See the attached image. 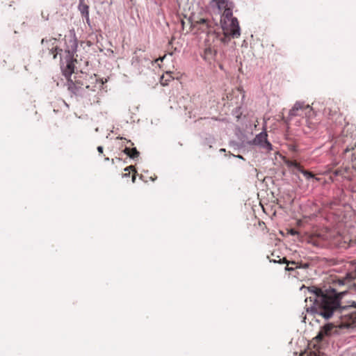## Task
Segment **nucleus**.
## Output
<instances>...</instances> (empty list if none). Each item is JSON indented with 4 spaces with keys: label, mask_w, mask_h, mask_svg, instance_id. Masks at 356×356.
Here are the masks:
<instances>
[{
    "label": "nucleus",
    "mask_w": 356,
    "mask_h": 356,
    "mask_svg": "<svg viewBox=\"0 0 356 356\" xmlns=\"http://www.w3.org/2000/svg\"><path fill=\"white\" fill-rule=\"evenodd\" d=\"M316 293V298L314 304V311L328 319L333 314H337L341 319L339 327L340 328H349L356 326V308L352 306L341 307L340 300L346 293V291L332 294Z\"/></svg>",
    "instance_id": "f257e3e1"
},
{
    "label": "nucleus",
    "mask_w": 356,
    "mask_h": 356,
    "mask_svg": "<svg viewBox=\"0 0 356 356\" xmlns=\"http://www.w3.org/2000/svg\"><path fill=\"white\" fill-rule=\"evenodd\" d=\"M128 143H129L131 145H134V143L131 140H128Z\"/></svg>",
    "instance_id": "bb28decb"
},
{
    "label": "nucleus",
    "mask_w": 356,
    "mask_h": 356,
    "mask_svg": "<svg viewBox=\"0 0 356 356\" xmlns=\"http://www.w3.org/2000/svg\"><path fill=\"white\" fill-rule=\"evenodd\" d=\"M223 31L222 42H227L231 38H238L241 35V29L237 18L231 19L221 22Z\"/></svg>",
    "instance_id": "f03ea898"
},
{
    "label": "nucleus",
    "mask_w": 356,
    "mask_h": 356,
    "mask_svg": "<svg viewBox=\"0 0 356 356\" xmlns=\"http://www.w3.org/2000/svg\"><path fill=\"white\" fill-rule=\"evenodd\" d=\"M333 328L334 327L330 324L325 325L323 327H322L318 334L316 335L315 339L317 341H322L325 336H329L331 334V332Z\"/></svg>",
    "instance_id": "ddd939ff"
},
{
    "label": "nucleus",
    "mask_w": 356,
    "mask_h": 356,
    "mask_svg": "<svg viewBox=\"0 0 356 356\" xmlns=\"http://www.w3.org/2000/svg\"><path fill=\"white\" fill-rule=\"evenodd\" d=\"M97 151L100 153V154H102L103 153V147L102 146H99L97 147Z\"/></svg>",
    "instance_id": "b1692460"
},
{
    "label": "nucleus",
    "mask_w": 356,
    "mask_h": 356,
    "mask_svg": "<svg viewBox=\"0 0 356 356\" xmlns=\"http://www.w3.org/2000/svg\"><path fill=\"white\" fill-rule=\"evenodd\" d=\"M288 232H289V234H290L291 235H293V236L298 234V232L294 229H289Z\"/></svg>",
    "instance_id": "5701e85b"
},
{
    "label": "nucleus",
    "mask_w": 356,
    "mask_h": 356,
    "mask_svg": "<svg viewBox=\"0 0 356 356\" xmlns=\"http://www.w3.org/2000/svg\"><path fill=\"white\" fill-rule=\"evenodd\" d=\"M79 3H86L85 0H79Z\"/></svg>",
    "instance_id": "a878e982"
},
{
    "label": "nucleus",
    "mask_w": 356,
    "mask_h": 356,
    "mask_svg": "<svg viewBox=\"0 0 356 356\" xmlns=\"http://www.w3.org/2000/svg\"><path fill=\"white\" fill-rule=\"evenodd\" d=\"M336 143L341 146L346 156L349 152L354 150L356 147V142L354 140L353 135L345 134L344 130L342 131L341 135L337 138Z\"/></svg>",
    "instance_id": "423d86ee"
},
{
    "label": "nucleus",
    "mask_w": 356,
    "mask_h": 356,
    "mask_svg": "<svg viewBox=\"0 0 356 356\" xmlns=\"http://www.w3.org/2000/svg\"><path fill=\"white\" fill-rule=\"evenodd\" d=\"M333 175L335 177L341 176L348 180H351L353 178H356V159H352L351 167L345 166L337 169L333 172Z\"/></svg>",
    "instance_id": "6e6552de"
},
{
    "label": "nucleus",
    "mask_w": 356,
    "mask_h": 356,
    "mask_svg": "<svg viewBox=\"0 0 356 356\" xmlns=\"http://www.w3.org/2000/svg\"><path fill=\"white\" fill-rule=\"evenodd\" d=\"M173 80L170 72H166L165 74H163L160 79V83L162 86H167L168 83Z\"/></svg>",
    "instance_id": "4be33fe9"
},
{
    "label": "nucleus",
    "mask_w": 356,
    "mask_h": 356,
    "mask_svg": "<svg viewBox=\"0 0 356 356\" xmlns=\"http://www.w3.org/2000/svg\"><path fill=\"white\" fill-rule=\"evenodd\" d=\"M124 171H125V172L123 174V177H129L131 171H132L131 179H132V182L134 183L136 181V173H137V171L136 170L134 166L130 165L129 167H127V168H125Z\"/></svg>",
    "instance_id": "aec40b11"
},
{
    "label": "nucleus",
    "mask_w": 356,
    "mask_h": 356,
    "mask_svg": "<svg viewBox=\"0 0 356 356\" xmlns=\"http://www.w3.org/2000/svg\"><path fill=\"white\" fill-rule=\"evenodd\" d=\"M332 165H333V167H334L337 165V163H333Z\"/></svg>",
    "instance_id": "c756f323"
},
{
    "label": "nucleus",
    "mask_w": 356,
    "mask_h": 356,
    "mask_svg": "<svg viewBox=\"0 0 356 356\" xmlns=\"http://www.w3.org/2000/svg\"><path fill=\"white\" fill-rule=\"evenodd\" d=\"M79 10L80 11L81 15L84 17L87 21L89 22V6L86 3H79L78 6Z\"/></svg>",
    "instance_id": "a211bd4d"
},
{
    "label": "nucleus",
    "mask_w": 356,
    "mask_h": 356,
    "mask_svg": "<svg viewBox=\"0 0 356 356\" xmlns=\"http://www.w3.org/2000/svg\"><path fill=\"white\" fill-rule=\"evenodd\" d=\"M233 8L234 3L232 4V6L227 7L226 9H225V10L222 12L220 22L235 18L234 17H233Z\"/></svg>",
    "instance_id": "2eb2a0df"
},
{
    "label": "nucleus",
    "mask_w": 356,
    "mask_h": 356,
    "mask_svg": "<svg viewBox=\"0 0 356 356\" xmlns=\"http://www.w3.org/2000/svg\"><path fill=\"white\" fill-rule=\"evenodd\" d=\"M165 56H163V57H160L159 58L156 59V61H159V60H161V61H163V60L165 58Z\"/></svg>",
    "instance_id": "393cba45"
},
{
    "label": "nucleus",
    "mask_w": 356,
    "mask_h": 356,
    "mask_svg": "<svg viewBox=\"0 0 356 356\" xmlns=\"http://www.w3.org/2000/svg\"><path fill=\"white\" fill-rule=\"evenodd\" d=\"M42 45V51H47L49 54L53 56V58H56L58 54L62 51L61 49L58 48V40L56 38H51L49 40L42 39L41 41Z\"/></svg>",
    "instance_id": "0eeeda50"
},
{
    "label": "nucleus",
    "mask_w": 356,
    "mask_h": 356,
    "mask_svg": "<svg viewBox=\"0 0 356 356\" xmlns=\"http://www.w3.org/2000/svg\"><path fill=\"white\" fill-rule=\"evenodd\" d=\"M84 76H86V73L81 72L74 74L73 77L68 79L67 83V89L72 95L86 97V90L83 85Z\"/></svg>",
    "instance_id": "7ed1b4c3"
},
{
    "label": "nucleus",
    "mask_w": 356,
    "mask_h": 356,
    "mask_svg": "<svg viewBox=\"0 0 356 356\" xmlns=\"http://www.w3.org/2000/svg\"><path fill=\"white\" fill-rule=\"evenodd\" d=\"M123 152L131 159H135L139 156V152L136 149V147L130 148L126 147Z\"/></svg>",
    "instance_id": "6ab92c4d"
},
{
    "label": "nucleus",
    "mask_w": 356,
    "mask_h": 356,
    "mask_svg": "<svg viewBox=\"0 0 356 356\" xmlns=\"http://www.w3.org/2000/svg\"><path fill=\"white\" fill-rule=\"evenodd\" d=\"M339 283H340L341 284H343V281H341V280H339Z\"/></svg>",
    "instance_id": "cd10ccee"
},
{
    "label": "nucleus",
    "mask_w": 356,
    "mask_h": 356,
    "mask_svg": "<svg viewBox=\"0 0 356 356\" xmlns=\"http://www.w3.org/2000/svg\"><path fill=\"white\" fill-rule=\"evenodd\" d=\"M105 161H109V158L108 157H106L105 158Z\"/></svg>",
    "instance_id": "c85d7f7f"
},
{
    "label": "nucleus",
    "mask_w": 356,
    "mask_h": 356,
    "mask_svg": "<svg viewBox=\"0 0 356 356\" xmlns=\"http://www.w3.org/2000/svg\"><path fill=\"white\" fill-rule=\"evenodd\" d=\"M216 54V50L213 47L209 46L204 49L203 58L207 60H211L214 58Z\"/></svg>",
    "instance_id": "dca6fc26"
},
{
    "label": "nucleus",
    "mask_w": 356,
    "mask_h": 356,
    "mask_svg": "<svg viewBox=\"0 0 356 356\" xmlns=\"http://www.w3.org/2000/svg\"><path fill=\"white\" fill-rule=\"evenodd\" d=\"M277 258H279L278 260L274 259V260H270V261H273L274 263H283L286 264V266L285 268L286 270L291 271L295 269L298 268H303V269H307L309 267V263L302 264L298 263L296 261H288L287 259L285 257H283L282 259L280 258L278 256Z\"/></svg>",
    "instance_id": "9b49d317"
},
{
    "label": "nucleus",
    "mask_w": 356,
    "mask_h": 356,
    "mask_svg": "<svg viewBox=\"0 0 356 356\" xmlns=\"http://www.w3.org/2000/svg\"><path fill=\"white\" fill-rule=\"evenodd\" d=\"M339 111V108L333 102L329 103L327 106L324 109V113L330 116H333L337 114Z\"/></svg>",
    "instance_id": "f3484780"
},
{
    "label": "nucleus",
    "mask_w": 356,
    "mask_h": 356,
    "mask_svg": "<svg viewBox=\"0 0 356 356\" xmlns=\"http://www.w3.org/2000/svg\"><path fill=\"white\" fill-rule=\"evenodd\" d=\"M305 115L307 126L309 128H315V123L309 121V118L314 115V112L309 105L305 104L304 102H296L289 111L290 116H298Z\"/></svg>",
    "instance_id": "20e7f679"
},
{
    "label": "nucleus",
    "mask_w": 356,
    "mask_h": 356,
    "mask_svg": "<svg viewBox=\"0 0 356 356\" xmlns=\"http://www.w3.org/2000/svg\"><path fill=\"white\" fill-rule=\"evenodd\" d=\"M304 354H305V353H302V354H300V356H303V355H304Z\"/></svg>",
    "instance_id": "7c9ffc66"
},
{
    "label": "nucleus",
    "mask_w": 356,
    "mask_h": 356,
    "mask_svg": "<svg viewBox=\"0 0 356 356\" xmlns=\"http://www.w3.org/2000/svg\"><path fill=\"white\" fill-rule=\"evenodd\" d=\"M84 88L86 90V97L90 95V91L96 92L100 90L103 87L104 82L98 79L96 74L89 75L86 74L84 76Z\"/></svg>",
    "instance_id": "39448f33"
},
{
    "label": "nucleus",
    "mask_w": 356,
    "mask_h": 356,
    "mask_svg": "<svg viewBox=\"0 0 356 356\" xmlns=\"http://www.w3.org/2000/svg\"><path fill=\"white\" fill-rule=\"evenodd\" d=\"M268 134L266 131L261 132L257 134L253 140V144L259 146L261 148L270 152L272 150V145L267 139Z\"/></svg>",
    "instance_id": "9d476101"
},
{
    "label": "nucleus",
    "mask_w": 356,
    "mask_h": 356,
    "mask_svg": "<svg viewBox=\"0 0 356 356\" xmlns=\"http://www.w3.org/2000/svg\"><path fill=\"white\" fill-rule=\"evenodd\" d=\"M191 23L194 27L201 30L202 32H209L210 22L208 19L200 18L197 20L193 19Z\"/></svg>",
    "instance_id": "f8f14e48"
},
{
    "label": "nucleus",
    "mask_w": 356,
    "mask_h": 356,
    "mask_svg": "<svg viewBox=\"0 0 356 356\" xmlns=\"http://www.w3.org/2000/svg\"><path fill=\"white\" fill-rule=\"evenodd\" d=\"M217 6L218 10L222 13L229 6H232L233 2L230 0H212Z\"/></svg>",
    "instance_id": "4468645a"
},
{
    "label": "nucleus",
    "mask_w": 356,
    "mask_h": 356,
    "mask_svg": "<svg viewBox=\"0 0 356 356\" xmlns=\"http://www.w3.org/2000/svg\"><path fill=\"white\" fill-rule=\"evenodd\" d=\"M75 73L74 72V65L72 63H69L67 65L66 68L63 71V74L68 80L70 77H73V75Z\"/></svg>",
    "instance_id": "412c9836"
},
{
    "label": "nucleus",
    "mask_w": 356,
    "mask_h": 356,
    "mask_svg": "<svg viewBox=\"0 0 356 356\" xmlns=\"http://www.w3.org/2000/svg\"><path fill=\"white\" fill-rule=\"evenodd\" d=\"M284 162L294 175H296V170L302 173L307 179L314 177V175L312 172L305 170L303 167L296 161H291L285 159H284Z\"/></svg>",
    "instance_id": "1a4fd4ad"
}]
</instances>
